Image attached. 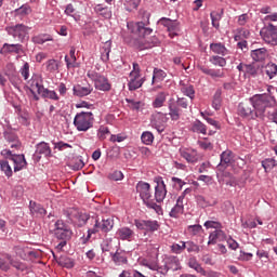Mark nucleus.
<instances>
[{
  "label": "nucleus",
  "mask_w": 277,
  "mask_h": 277,
  "mask_svg": "<svg viewBox=\"0 0 277 277\" xmlns=\"http://www.w3.org/2000/svg\"><path fill=\"white\" fill-rule=\"evenodd\" d=\"M185 249H187V252H200V246L194 243L193 241L185 242Z\"/></svg>",
  "instance_id": "55"
},
{
  "label": "nucleus",
  "mask_w": 277,
  "mask_h": 277,
  "mask_svg": "<svg viewBox=\"0 0 277 277\" xmlns=\"http://www.w3.org/2000/svg\"><path fill=\"white\" fill-rule=\"evenodd\" d=\"M188 233L193 236L200 235L202 233V225H189Z\"/></svg>",
  "instance_id": "56"
},
{
  "label": "nucleus",
  "mask_w": 277,
  "mask_h": 277,
  "mask_svg": "<svg viewBox=\"0 0 277 277\" xmlns=\"http://www.w3.org/2000/svg\"><path fill=\"white\" fill-rule=\"evenodd\" d=\"M265 70H266L267 77H269V79H274V77H276V74H277V65L274 63H268L265 66Z\"/></svg>",
  "instance_id": "43"
},
{
  "label": "nucleus",
  "mask_w": 277,
  "mask_h": 277,
  "mask_svg": "<svg viewBox=\"0 0 277 277\" xmlns=\"http://www.w3.org/2000/svg\"><path fill=\"white\" fill-rule=\"evenodd\" d=\"M166 194H168V190L166 189V183L161 181L157 184L155 187V202H163V199L166 198Z\"/></svg>",
  "instance_id": "17"
},
{
  "label": "nucleus",
  "mask_w": 277,
  "mask_h": 277,
  "mask_svg": "<svg viewBox=\"0 0 277 277\" xmlns=\"http://www.w3.org/2000/svg\"><path fill=\"white\" fill-rule=\"evenodd\" d=\"M141 140L143 144H146V146H150V144H153V141L155 140V136L150 132H144L141 136Z\"/></svg>",
  "instance_id": "51"
},
{
  "label": "nucleus",
  "mask_w": 277,
  "mask_h": 277,
  "mask_svg": "<svg viewBox=\"0 0 277 277\" xmlns=\"http://www.w3.org/2000/svg\"><path fill=\"white\" fill-rule=\"evenodd\" d=\"M251 57L254 62H263L267 57V49L259 48L251 51Z\"/></svg>",
  "instance_id": "26"
},
{
  "label": "nucleus",
  "mask_w": 277,
  "mask_h": 277,
  "mask_svg": "<svg viewBox=\"0 0 277 277\" xmlns=\"http://www.w3.org/2000/svg\"><path fill=\"white\" fill-rule=\"evenodd\" d=\"M164 77H168L166 71L159 68H154L153 83H155V81H163Z\"/></svg>",
  "instance_id": "45"
},
{
  "label": "nucleus",
  "mask_w": 277,
  "mask_h": 277,
  "mask_svg": "<svg viewBox=\"0 0 277 277\" xmlns=\"http://www.w3.org/2000/svg\"><path fill=\"white\" fill-rule=\"evenodd\" d=\"M40 96H42V98H50V101H60V95H57V92L47 88L42 90Z\"/></svg>",
  "instance_id": "33"
},
{
  "label": "nucleus",
  "mask_w": 277,
  "mask_h": 277,
  "mask_svg": "<svg viewBox=\"0 0 277 277\" xmlns=\"http://www.w3.org/2000/svg\"><path fill=\"white\" fill-rule=\"evenodd\" d=\"M210 50L212 53H215L216 55H222L223 57L224 55H226V53H228V50L223 43H211Z\"/></svg>",
  "instance_id": "30"
},
{
  "label": "nucleus",
  "mask_w": 277,
  "mask_h": 277,
  "mask_svg": "<svg viewBox=\"0 0 277 277\" xmlns=\"http://www.w3.org/2000/svg\"><path fill=\"white\" fill-rule=\"evenodd\" d=\"M117 235L121 241H133L135 237V232L129 227H121L117 230Z\"/></svg>",
  "instance_id": "20"
},
{
  "label": "nucleus",
  "mask_w": 277,
  "mask_h": 277,
  "mask_svg": "<svg viewBox=\"0 0 277 277\" xmlns=\"http://www.w3.org/2000/svg\"><path fill=\"white\" fill-rule=\"evenodd\" d=\"M5 259L6 261H9L10 265H12V267H15V269H17L18 272H25V269H27V265L25 263L12 259V255L6 254Z\"/></svg>",
  "instance_id": "32"
},
{
  "label": "nucleus",
  "mask_w": 277,
  "mask_h": 277,
  "mask_svg": "<svg viewBox=\"0 0 277 277\" xmlns=\"http://www.w3.org/2000/svg\"><path fill=\"white\" fill-rule=\"evenodd\" d=\"M262 167L264 168L265 172H271L276 168V160L273 158H267L262 161Z\"/></svg>",
  "instance_id": "42"
},
{
  "label": "nucleus",
  "mask_w": 277,
  "mask_h": 277,
  "mask_svg": "<svg viewBox=\"0 0 277 277\" xmlns=\"http://www.w3.org/2000/svg\"><path fill=\"white\" fill-rule=\"evenodd\" d=\"M220 157L221 161L217 166V170H220V172H224L228 168V166H233V161H235V156L230 150H225L221 154Z\"/></svg>",
  "instance_id": "14"
},
{
  "label": "nucleus",
  "mask_w": 277,
  "mask_h": 277,
  "mask_svg": "<svg viewBox=\"0 0 277 277\" xmlns=\"http://www.w3.org/2000/svg\"><path fill=\"white\" fill-rule=\"evenodd\" d=\"M136 194H138L147 209H154L156 213L161 211V207L155 202V197L153 196V193H150V184L146 182H138L136 184Z\"/></svg>",
  "instance_id": "3"
},
{
  "label": "nucleus",
  "mask_w": 277,
  "mask_h": 277,
  "mask_svg": "<svg viewBox=\"0 0 277 277\" xmlns=\"http://www.w3.org/2000/svg\"><path fill=\"white\" fill-rule=\"evenodd\" d=\"M224 14V10L222 9L221 12H212L210 14L211 16V21H212V25L213 27H215V29L220 28V21H222V15Z\"/></svg>",
  "instance_id": "34"
},
{
  "label": "nucleus",
  "mask_w": 277,
  "mask_h": 277,
  "mask_svg": "<svg viewBox=\"0 0 277 277\" xmlns=\"http://www.w3.org/2000/svg\"><path fill=\"white\" fill-rule=\"evenodd\" d=\"M260 36L266 44H272L273 47L277 45V27L273 24L264 26L260 31Z\"/></svg>",
  "instance_id": "8"
},
{
  "label": "nucleus",
  "mask_w": 277,
  "mask_h": 277,
  "mask_svg": "<svg viewBox=\"0 0 277 277\" xmlns=\"http://www.w3.org/2000/svg\"><path fill=\"white\" fill-rule=\"evenodd\" d=\"M160 25H163L167 27L168 31H175L176 30V25H174V22L170 18H161L160 19Z\"/></svg>",
  "instance_id": "49"
},
{
  "label": "nucleus",
  "mask_w": 277,
  "mask_h": 277,
  "mask_svg": "<svg viewBox=\"0 0 277 277\" xmlns=\"http://www.w3.org/2000/svg\"><path fill=\"white\" fill-rule=\"evenodd\" d=\"M58 265H61V267H66L67 269H70L75 267V262H72V259L68 256H61L58 259Z\"/></svg>",
  "instance_id": "38"
},
{
  "label": "nucleus",
  "mask_w": 277,
  "mask_h": 277,
  "mask_svg": "<svg viewBox=\"0 0 277 277\" xmlns=\"http://www.w3.org/2000/svg\"><path fill=\"white\" fill-rule=\"evenodd\" d=\"M188 267H190L192 269H195V272H197L198 274H205V268L200 266L196 258H190L188 260Z\"/></svg>",
  "instance_id": "39"
},
{
  "label": "nucleus",
  "mask_w": 277,
  "mask_h": 277,
  "mask_svg": "<svg viewBox=\"0 0 277 277\" xmlns=\"http://www.w3.org/2000/svg\"><path fill=\"white\" fill-rule=\"evenodd\" d=\"M14 166V172H21L25 166H27V160H25V155H16L13 156L12 158Z\"/></svg>",
  "instance_id": "25"
},
{
  "label": "nucleus",
  "mask_w": 277,
  "mask_h": 277,
  "mask_svg": "<svg viewBox=\"0 0 277 277\" xmlns=\"http://www.w3.org/2000/svg\"><path fill=\"white\" fill-rule=\"evenodd\" d=\"M193 133H201V135H207V126L200 120H196L192 123Z\"/></svg>",
  "instance_id": "29"
},
{
  "label": "nucleus",
  "mask_w": 277,
  "mask_h": 277,
  "mask_svg": "<svg viewBox=\"0 0 277 277\" xmlns=\"http://www.w3.org/2000/svg\"><path fill=\"white\" fill-rule=\"evenodd\" d=\"M3 49L4 51H6V53H16L17 55L21 53H25V51L23 50V45L21 43H16V44L4 43Z\"/></svg>",
  "instance_id": "28"
},
{
  "label": "nucleus",
  "mask_w": 277,
  "mask_h": 277,
  "mask_svg": "<svg viewBox=\"0 0 277 277\" xmlns=\"http://www.w3.org/2000/svg\"><path fill=\"white\" fill-rule=\"evenodd\" d=\"M140 65L137 63H133V70L130 72V79H140Z\"/></svg>",
  "instance_id": "58"
},
{
  "label": "nucleus",
  "mask_w": 277,
  "mask_h": 277,
  "mask_svg": "<svg viewBox=\"0 0 277 277\" xmlns=\"http://www.w3.org/2000/svg\"><path fill=\"white\" fill-rule=\"evenodd\" d=\"M203 226H206L207 228H215L217 230V228L222 227V224H220L219 222L215 221H207Z\"/></svg>",
  "instance_id": "63"
},
{
  "label": "nucleus",
  "mask_w": 277,
  "mask_h": 277,
  "mask_svg": "<svg viewBox=\"0 0 277 277\" xmlns=\"http://www.w3.org/2000/svg\"><path fill=\"white\" fill-rule=\"evenodd\" d=\"M60 65H57V61L55 60H50L47 62V70L49 72H55L56 70H58Z\"/></svg>",
  "instance_id": "54"
},
{
  "label": "nucleus",
  "mask_w": 277,
  "mask_h": 277,
  "mask_svg": "<svg viewBox=\"0 0 277 277\" xmlns=\"http://www.w3.org/2000/svg\"><path fill=\"white\" fill-rule=\"evenodd\" d=\"M237 70L239 72H243V77L247 79L259 77V70H261V67L256 63H251V64H245L240 63L237 66Z\"/></svg>",
  "instance_id": "9"
},
{
  "label": "nucleus",
  "mask_w": 277,
  "mask_h": 277,
  "mask_svg": "<svg viewBox=\"0 0 277 277\" xmlns=\"http://www.w3.org/2000/svg\"><path fill=\"white\" fill-rule=\"evenodd\" d=\"M183 198H184V196H180L176 199L175 206L171 209V211L169 213L170 217H179V215H181V213H183V211L185 209L183 206Z\"/></svg>",
  "instance_id": "23"
},
{
  "label": "nucleus",
  "mask_w": 277,
  "mask_h": 277,
  "mask_svg": "<svg viewBox=\"0 0 277 277\" xmlns=\"http://www.w3.org/2000/svg\"><path fill=\"white\" fill-rule=\"evenodd\" d=\"M51 40H53V38H51L50 35H38L31 39L35 44H44V42H51Z\"/></svg>",
  "instance_id": "36"
},
{
  "label": "nucleus",
  "mask_w": 277,
  "mask_h": 277,
  "mask_svg": "<svg viewBox=\"0 0 277 277\" xmlns=\"http://www.w3.org/2000/svg\"><path fill=\"white\" fill-rule=\"evenodd\" d=\"M54 237L61 239V241H69L72 237V230L70 227L62 220H57L54 224Z\"/></svg>",
  "instance_id": "5"
},
{
  "label": "nucleus",
  "mask_w": 277,
  "mask_h": 277,
  "mask_svg": "<svg viewBox=\"0 0 277 277\" xmlns=\"http://www.w3.org/2000/svg\"><path fill=\"white\" fill-rule=\"evenodd\" d=\"M65 215L70 220V222H78V226H84V224H90L88 229L87 239H90L92 235L98 233L101 229L105 228V220L98 216H90L88 213L79 211L77 208H69Z\"/></svg>",
  "instance_id": "1"
},
{
  "label": "nucleus",
  "mask_w": 277,
  "mask_h": 277,
  "mask_svg": "<svg viewBox=\"0 0 277 277\" xmlns=\"http://www.w3.org/2000/svg\"><path fill=\"white\" fill-rule=\"evenodd\" d=\"M212 107L216 111L222 107V91L219 90L215 92L212 101Z\"/></svg>",
  "instance_id": "37"
},
{
  "label": "nucleus",
  "mask_w": 277,
  "mask_h": 277,
  "mask_svg": "<svg viewBox=\"0 0 277 277\" xmlns=\"http://www.w3.org/2000/svg\"><path fill=\"white\" fill-rule=\"evenodd\" d=\"M171 250L172 252H174L175 254H181L183 252V250H185V242L182 241L181 243H173L171 246Z\"/></svg>",
  "instance_id": "57"
},
{
  "label": "nucleus",
  "mask_w": 277,
  "mask_h": 277,
  "mask_svg": "<svg viewBox=\"0 0 277 277\" xmlns=\"http://www.w3.org/2000/svg\"><path fill=\"white\" fill-rule=\"evenodd\" d=\"M106 248H108L106 251L113 250L110 256L116 265L127 264V256H124V253L118 252V239H110V241L107 242Z\"/></svg>",
  "instance_id": "7"
},
{
  "label": "nucleus",
  "mask_w": 277,
  "mask_h": 277,
  "mask_svg": "<svg viewBox=\"0 0 277 277\" xmlns=\"http://www.w3.org/2000/svg\"><path fill=\"white\" fill-rule=\"evenodd\" d=\"M181 92H183L185 94V96H188L192 100L194 98V95L196 94V91H194L193 85H183L181 88Z\"/></svg>",
  "instance_id": "53"
},
{
  "label": "nucleus",
  "mask_w": 277,
  "mask_h": 277,
  "mask_svg": "<svg viewBox=\"0 0 277 277\" xmlns=\"http://www.w3.org/2000/svg\"><path fill=\"white\" fill-rule=\"evenodd\" d=\"M36 155H43L44 157H51V147L47 143L41 142L37 145Z\"/></svg>",
  "instance_id": "31"
},
{
  "label": "nucleus",
  "mask_w": 277,
  "mask_h": 277,
  "mask_svg": "<svg viewBox=\"0 0 277 277\" xmlns=\"http://www.w3.org/2000/svg\"><path fill=\"white\" fill-rule=\"evenodd\" d=\"M92 90L93 88L90 84H87L85 87L77 84L72 88L74 96H79L80 98L83 96H89V94H92Z\"/></svg>",
  "instance_id": "16"
},
{
  "label": "nucleus",
  "mask_w": 277,
  "mask_h": 277,
  "mask_svg": "<svg viewBox=\"0 0 277 277\" xmlns=\"http://www.w3.org/2000/svg\"><path fill=\"white\" fill-rule=\"evenodd\" d=\"M210 62L214 66H221V68H224V66H226V58L222 56H212L210 57Z\"/></svg>",
  "instance_id": "50"
},
{
  "label": "nucleus",
  "mask_w": 277,
  "mask_h": 277,
  "mask_svg": "<svg viewBox=\"0 0 277 277\" xmlns=\"http://www.w3.org/2000/svg\"><path fill=\"white\" fill-rule=\"evenodd\" d=\"M181 157H183V159H186L188 163H196V161H198V156H196L195 151L190 154L188 151L182 150Z\"/></svg>",
  "instance_id": "40"
},
{
  "label": "nucleus",
  "mask_w": 277,
  "mask_h": 277,
  "mask_svg": "<svg viewBox=\"0 0 277 277\" xmlns=\"http://www.w3.org/2000/svg\"><path fill=\"white\" fill-rule=\"evenodd\" d=\"M0 168L2 172H4L5 176H8L9 179L10 176H12V167H10V162H8V160H1Z\"/></svg>",
  "instance_id": "48"
},
{
  "label": "nucleus",
  "mask_w": 277,
  "mask_h": 277,
  "mask_svg": "<svg viewBox=\"0 0 277 277\" xmlns=\"http://www.w3.org/2000/svg\"><path fill=\"white\" fill-rule=\"evenodd\" d=\"M31 14V6L24 4L21 8L15 10V15L16 16H27Z\"/></svg>",
  "instance_id": "46"
},
{
  "label": "nucleus",
  "mask_w": 277,
  "mask_h": 277,
  "mask_svg": "<svg viewBox=\"0 0 277 277\" xmlns=\"http://www.w3.org/2000/svg\"><path fill=\"white\" fill-rule=\"evenodd\" d=\"M197 144L202 150H213V143L209 142L208 138H203V141H198Z\"/></svg>",
  "instance_id": "52"
},
{
  "label": "nucleus",
  "mask_w": 277,
  "mask_h": 277,
  "mask_svg": "<svg viewBox=\"0 0 277 277\" xmlns=\"http://www.w3.org/2000/svg\"><path fill=\"white\" fill-rule=\"evenodd\" d=\"M109 181H122L124 179V174L120 171H114L113 173L108 174Z\"/></svg>",
  "instance_id": "59"
},
{
  "label": "nucleus",
  "mask_w": 277,
  "mask_h": 277,
  "mask_svg": "<svg viewBox=\"0 0 277 277\" xmlns=\"http://www.w3.org/2000/svg\"><path fill=\"white\" fill-rule=\"evenodd\" d=\"M9 81L12 83V85H19L21 77H18V74L12 72L11 75H9Z\"/></svg>",
  "instance_id": "60"
},
{
  "label": "nucleus",
  "mask_w": 277,
  "mask_h": 277,
  "mask_svg": "<svg viewBox=\"0 0 277 277\" xmlns=\"http://www.w3.org/2000/svg\"><path fill=\"white\" fill-rule=\"evenodd\" d=\"M253 105V113L255 118L264 119L265 116L272 118L276 116L277 109L274 100L267 94H255L250 97Z\"/></svg>",
  "instance_id": "2"
},
{
  "label": "nucleus",
  "mask_w": 277,
  "mask_h": 277,
  "mask_svg": "<svg viewBox=\"0 0 277 277\" xmlns=\"http://www.w3.org/2000/svg\"><path fill=\"white\" fill-rule=\"evenodd\" d=\"M132 34H138V36L146 38V36H150V34H153V29L146 28L143 22H138L134 24V30H132Z\"/></svg>",
  "instance_id": "24"
},
{
  "label": "nucleus",
  "mask_w": 277,
  "mask_h": 277,
  "mask_svg": "<svg viewBox=\"0 0 277 277\" xmlns=\"http://www.w3.org/2000/svg\"><path fill=\"white\" fill-rule=\"evenodd\" d=\"M29 209L31 215H35V217H44V215H47V210L40 203H36L35 201H30Z\"/></svg>",
  "instance_id": "22"
},
{
  "label": "nucleus",
  "mask_w": 277,
  "mask_h": 277,
  "mask_svg": "<svg viewBox=\"0 0 277 277\" xmlns=\"http://www.w3.org/2000/svg\"><path fill=\"white\" fill-rule=\"evenodd\" d=\"M197 203L199 205V207H202V209L209 207V202L207 201V199H205V197L202 195H198L196 197Z\"/></svg>",
  "instance_id": "62"
},
{
  "label": "nucleus",
  "mask_w": 277,
  "mask_h": 277,
  "mask_svg": "<svg viewBox=\"0 0 277 277\" xmlns=\"http://www.w3.org/2000/svg\"><path fill=\"white\" fill-rule=\"evenodd\" d=\"M167 95L164 92H160L156 95L155 101L153 102V107L156 109L159 107H163V103H166Z\"/></svg>",
  "instance_id": "35"
},
{
  "label": "nucleus",
  "mask_w": 277,
  "mask_h": 277,
  "mask_svg": "<svg viewBox=\"0 0 277 277\" xmlns=\"http://www.w3.org/2000/svg\"><path fill=\"white\" fill-rule=\"evenodd\" d=\"M160 274H168L169 272H179L181 269V261L176 256H169L164 260V265L159 267Z\"/></svg>",
  "instance_id": "10"
},
{
  "label": "nucleus",
  "mask_w": 277,
  "mask_h": 277,
  "mask_svg": "<svg viewBox=\"0 0 277 277\" xmlns=\"http://www.w3.org/2000/svg\"><path fill=\"white\" fill-rule=\"evenodd\" d=\"M88 78L94 81L96 90H102L103 92L105 91V77L94 71H89Z\"/></svg>",
  "instance_id": "19"
},
{
  "label": "nucleus",
  "mask_w": 277,
  "mask_h": 277,
  "mask_svg": "<svg viewBox=\"0 0 277 277\" xmlns=\"http://www.w3.org/2000/svg\"><path fill=\"white\" fill-rule=\"evenodd\" d=\"M169 116L171 120H179L181 118V109L176 105V103L170 101L169 103Z\"/></svg>",
  "instance_id": "27"
},
{
  "label": "nucleus",
  "mask_w": 277,
  "mask_h": 277,
  "mask_svg": "<svg viewBox=\"0 0 277 277\" xmlns=\"http://www.w3.org/2000/svg\"><path fill=\"white\" fill-rule=\"evenodd\" d=\"M44 89L45 88L44 84H42V78L36 76L31 79L29 92L34 101H40V96H38V94L41 95Z\"/></svg>",
  "instance_id": "11"
},
{
  "label": "nucleus",
  "mask_w": 277,
  "mask_h": 277,
  "mask_svg": "<svg viewBox=\"0 0 277 277\" xmlns=\"http://www.w3.org/2000/svg\"><path fill=\"white\" fill-rule=\"evenodd\" d=\"M105 228L106 230H111V228H114V216L106 219Z\"/></svg>",
  "instance_id": "64"
},
{
  "label": "nucleus",
  "mask_w": 277,
  "mask_h": 277,
  "mask_svg": "<svg viewBox=\"0 0 277 277\" xmlns=\"http://www.w3.org/2000/svg\"><path fill=\"white\" fill-rule=\"evenodd\" d=\"M21 75L25 80L29 79V63H25L21 69Z\"/></svg>",
  "instance_id": "61"
},
{
  "label": "nucleus",
  "mask_w": 277,
  "mask_h": 277,
  "mask_svg": "<svg viewBox=\"0 0 277 277\" xmlns=\"http://www.w3.org/2000/svg\"><path fill=\"white\" fill-rule=\"evenodd\" d=\"M3 135L4 140L12 144L11 148H18L21 146V143H18V136L14 133V130L8 129L3 132Z\"/></svg>",
  "instance_id": "18"
},
{
  "label": "nucleus",
  "mask_w": 277,
  "mask_h": 277,
  "mask_svg": "<svg viewBox=\"0 0 277 277\" xmlns=\"http://www.w3.org/2000/svg\"><path fill=\"white\" fill-rule=\"evenodd\" d=\"M144 44L141 49H153V47H157L159 44V39L157 37H151L150 39H145Z\"/></svg>",
  "instance_id": "44"
},
{
  "label": "nucleus",
  "mask_w": 277,
  "mask_h": 277,
  "mask_svg": "<svg viewBox=\"0 0 277 277\" xmlns=\"http://www.w3.org/2000/svg\"><path fill=\"white\" fill-rule=\"evenodd\" d=\"M14 250H15L16 256H19V259H23V260L27 259L28 254H31L29 249L22 247V246L15 247Z\"/></svg>",
  "instance_id": "41"
},
{
  "label": "nucleus",
  "mask_w": 277,
  "mask_h": 277,
  "mask_svg": "<svg viewBox=\"0 0 277 277\" xmlns=\"http://www.w3.org/2000/svg\"><path fill=\"white\" fill-rule=\"evenodd\" d=\"M238 115L241 116V118H251L254 120V106L252 104V101L249 100V102H242L238 105Z\"/></svg>",
  "instance_id": "12"
},
{
  "label": "nucleus",
  "mask_w": 277,
  "mask_h": 277,
  "mask_svg": "<svg viewBox=\"0 0 277 277\" xmlns=\"http://www.w3.org/2000/svg\"><path fill=\"white\" fill-rule=\"evenodd\" d=\"M135 226L140 230H146L147 233H155V230H159V222L157 221H135Z\"/></svg>",
  "instance_id": "15"
},
{
  "label": "nucleus",
  "mask_w": 277,
  "mask_h": 277,
  "mask_svg": "<svg viewBox=\"0 0 277 277\" xmlns=\"http://www.w3.org/2000/svg\"><path fill=\"white\" fill-rule=\"evenodd\" d=\"M217 241H226V234L222 229H215L210 234L208 246L214 245Z\"/></svg>",
  "instance_id": "21"
},
{
  "label": "nucleus",
  "mask_w": 277,
  "mask_h": 277,
  "mask_svg": "<svg viewBox=\"0 0 277 277\" xmlns=\"http://www.w3.org/2000/svg\"><path fill=\"white\" fill-rule=\"evenodd\" d=\"M166 122H168V115L163 113H156L153 115L151 124L158 131V133H163L166 131Z\"/></svg>",
  "instance_id": "13"
},
{
  "label": "nucleus",
  "mask_w": 277,
  "mask_h": 277,
  "mask_svg": "<svg viewBox=\"0 0 277 277\" xmlns=\"http://www.w3.org/2000/svg\"><path fill=\"white\" fill-rule=\"evenodd\" d=\"M9 36H12L17 42H25V38L29 36V26L24 24H16L5 28Z\"/></svg>",
  "instance_id": "6"
},
{
  "label": "nucleus",
  "mask_w": 277,
  "mask_h": 277,
  "mask_svg": "<svg viewBox=\"0 0 277 277\" xmlns=\"http://www.w3.org/2000/svg\"><path fill=\"white\" fill-rule=\"evenodd\" d=\"M94 117L92 113H79L76 115L74 119V126L78 131H88V129H92V122Z\"/></svg>",
  "instance_id": "4"
},
{
  "label": "nucleus",
  "mask_w": 277,
  "mask_h": 277,
  "mask_svg": "<svg viewBox=\"0 0 277 277\" xmlns=\"http://www.w3.org/2000/svg\"><path fill=\"white\" fill-rule=\"evenodd\" d=\"M129 90H138L141 85H144V79L143 78H137V79H130L129 81Z\"/></svg>",
  "instance_id": "47"
}]
</instances>
